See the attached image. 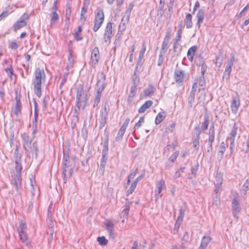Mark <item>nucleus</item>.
<instances>
[{
  "label": "nucleus",
  "mask_w": 249,
  "mask_h": 249,
  "mask_svg": "<svg viewBox=\"0 0 249 249\" xmlns=\"http://www.w3.org/2000/svg\"><path fill=\"white\" fill-rule=\"evenodd\" d=\"M45 80V73L43 69L37 68L35 72V78L33 80L34 92L36 96L40 98L41 96V83Z\"/></svg>",
  "instance_id": "obj_1"
},
{
  "label": "nucleus",
  "mask_w": 249,
  "mask_h": 249,
  "mask_svg": "<svg viewBox=\"0 0 249 249\" xmlns=\"http://www.w3.org/2000/svg\"><path fill=\"white\" fill-rule=\"evenodd\" d=\"M106 76L103 72L99 73L97 76V94L95 102L98 103L100 102L101 93L105 88Z\"/></svg>",
  "instance_id": "obj_2"
},
{
  "label": "nucleus",
  "mask_w": 249,
  "mask_h": 249,
  "mask_svg": "<svg viewBox=\"0 0 249 249\" xmlns=\"http://www.w3.org/2000/svg\"><path fill=\"white\" fill-rule=\"evenodd\" d=\"M87 100V95L84 92L83 87L82 85H79L77 90L76 95V105L79 109L83 105L85 106Z\"/></svg>",
  "instance_id": "obj_3"
},
{
  "label": "nucleus",
  "mask_w": 249,
  "mask_h": 249,
  "mask_svg": "<svg viewBox=\"0 0 249 249\" xmlns=\"http://www.w3.org/2000/svg\"><path fill=\"white\" fill-rule=\"evenodd\" d=\"M22 169V167H20L19 170H18L17 168H15L16 174H14L12 175V177L13 178L12 183L14 185L15 189L17 191L18 190L19 187L20 186L21 183V171Z\"/></svg>",
  "instance_id": "obj_4"
},
{
  "label": "nucleus",
  "mask_w": 249,
  "mask_h": 249,
  "mask_svg": "<svg viewBox=\"0 0 249 249\" xmlns=\"http://www.w3.org/2000/svg\"><path fill=\"white\" fill-rule=\"evenodd\" d=\"M104 13L102 9H99L96 15L95 23H94V32L101 27L104 20Z\"/></svg>",
  "instance_id": "obj_5"
},
{
  "label": "nucleus",
  "mask_w": 249,
  "mask_h": 249,
  "mask_svg": "<svg viewBox=\"0 0 249 249\" xmlns=\"http://www.w3.org/2000/svg\"><path fill=\"white\" fill-rule=\"evenodd\" d=\"M28 17L27 15L24 14L20 19L17 21L14 25L15 31H17L18 29L26 25V20H28Z\"/></svg>",
  "instance_id": "obj_6"
},
{
  "label": "nucleus",
  "mask_w": 249,
  "mask_h": 249,
  "mask_svg": "<svg viewBox=\"0 0 249 249\" xmlns=\"http://www.w3.org/2000/svg\"><path fill=\"white\" fill-rule=\"evenodd\" d=\"M21 156L18 151V146L17 145L14 151V158L15 161V168H17L18 170H19L20 167H22L21 164Z\"/></svg>",
  "instance_id": "obj_7"
},
{
  "label": "nucleus",
  "mask_w": 249,
  "mask_h": 249,
  "mask_svg": "<svg viewBox=\"0 0 249 249\" xmlns=\"http://www.w3.org/2000/svg\"><path fill=\"white\" fill-rule=\"evenodd\" d=\"M186 206L185 205L180 207L179 210V215L178 216L177 219L176 220L175 227L179 228L180 224L182 222Z\"/></svg>",
  "instance_id": "obj_8"
},
{
  "label": "nucleus",
  "mask_w": 249,
  "mask_h": 249,
  "mask_svg": "<svg viewBox=\"0 0 249 249\" xmlns=\"http://www.w3.org/2000/svg\"><path fill=\"white\" fill-rule=\"evenodd\" d=\"M112 23L111 22H108L107 25L105 33L104 34V39L105 42H107L110 41L112 35Z\"/></svg>",
  "instance_id": "obj_9"
},
{
  "label": "nucleus",
  "mask_w": 249,
  "mask_h": 249,
  "mask_svg": "<svg viewBox=\"0 0 249 249\" xmlns=\"http://www.w3.org/2000/svg\"><path fill=\"white\" fill-rule=\"evenodd\" d=\"M197 88V82H194L192 86V91L190 93V95L188 97V104L190 107L193 106V103L195 100L196 92V91Z\"/></svg>",
  "instance_id": "obj_10"
},
{
  "label": "nucleus",
  "mask_w": 249,
  "mask_h": 249,
  "mask_svg": "<svg viewBox=\"0 0 249 249\" xmlns=\"http://www.w3.org/2000/svg\"><path fill=\"white\" fill-rule=\"evenodd\" d=\"M165 186V182L163 179L160 180L156 184V187L157 188V191H155V197L156 199H158L159 196H161L162 195H160L162 190L164 187Z\"/></svg>",
  "instance_id": "obj_11"
},
{
  "label": "nucleus",
  "mask_w": 249,
  "mask_h": 249,
  "mask_svg": "<svg viewBox=\"0 0 249 249\" xmlns=\"http://www.w3.org/2000/svg\"><path fill=\"white\" fill-rule=\"evenodd\" d=\"M239 106L240 101L238 96L237 95L235 97H232L231 106L232 112L234 113H236L238 110Z\"/></svg>",
  "instance_id": "obj_12"
},
{
  "label": "nucleus",
  "mask_w": 249,
  "mask_h": 249,
  "mask_svg": "<svg viewBox=\"0 0 249 249\" xmlns=\"http://www.w3.org/2000/svg\"><path fill=\"white\" fill-rule=\"evenodd\" d=\"M19 97L20 96L16 95L15 98L16 103L13 109L14 113L17 117H18L19 114L21 113V104L20 101Z\"/></svg>",
  "instance_id": "obj_13"
},
{
  "label": "nucleus",
  "mask_w": 249,
  "mask_h": 249,
  "mask_svg": "<svg viewBox=\"0 0 249 249\" xmlns=\"http://www.w3.org/2000/svg\"><path fill=\"white\" fill-rule=\"evenodd\" d=\"M184 73L183 71L176 70L174 73V79L176 83L180 84L182 83L184 80Z\"/></svg>",
  "instance_id": "obj_14"
},
{
  "label": "nucleus",
  "mask_w": 249,
  "mask_h": 249,
  "mask_svg": "<svg viewBox=\"0 0 249 249\" xmlns=\"http://www.w3.org/2000/svg\"><path fill=\"white\" fill-rule=\"evenodd\" d=\"M22 139L23 142V146L25 150L27 151V147H31L33 139L26 133H24L22 135Z\"/></svg>",
  "instance_id": "obj_15"
},
{
  "label": "nucleus",
  "mask_w": 249,
  "mask_h": 249,
  "mask_svg": "<svg viewBox=\"0 0 249 249\" xmlns=\"http://www.w3.org/2000/svg\"><path fill=\"white\" fill-rule=\"evenodd\" d=\"M212 238L211 237L208 236H204L201 240L200 246L198 249H205L208 244L211 242Z\"/></svg>",
  "instance_id": "obj_16"
},
{
  "label": "nucleus",
  "mask_w": 249,
  "mask_h": 249,
  "mask_svg": "<svg viewBox=\"0 0 249 249\" xmlns=\"http://www.w3.org/2000/svg\"><path fill=\"white\" fill-rule=\"evenodd\" d=\"M155 91L156 88L151 85H149L148 87L144 90L143 94L144 96H151Z\"/></svg>",
  "instance_id": "obj_17"
},
{
  "label": "nucleus",
  "mask_w": 249,
  "mask_h": 249,
  "mask_svg": "<svg viewBox=\"0 0 249 249\" xmlns=\"http://www.w3.org/2000/svg\"><path fill=\"white\" fill-rule=\"evenodd\" d=\"M18 234L21 241L23 244H25L26 246L30 247L31 246L30 242L28 239V236L26 232L19 233Z\"/></svg>",
  "instance_id": "obj_18"
},
{
  "label": "nucleus",
  "mask_w": 249,
  "mask_h": 249,
  "mask_svg": "<svg viewBox=\"0 0 249 249\" xmlns=\"http://www.w3.org/2000/svg\"><path fill=\"white\" fill-rule=\"evenodd\" d=\"M196 17L197 18V21L196 23V26L199 28L200 24L201 23L204 18V10L203 9H200L196 14Z\"/></svg>",
  "instance_id": "obj_19"
},
{
  "label": "nucleus",
  "mask_w": 249,
  "mask_h": 249,
  "mask_svg": "<svg viewBox=\"0 0 249 249\" xmlns=\"http://www.w3.org/2000/svg\"><path fill=\"white\" fill-rule=\"evenodd\" d=\"M153 104V102L151 100L147 101L145 102L141 107L139 109L138 112L139 113H142L144 112L147 109L149 108Z\"/></svg>",
  "instance_id": "obj_20"
},
{
  "label": "nucleus",
  "mask_w": 249,
  "mask_h": 249,
  "mask_svg": "<svg viewBox=\"0 0 249 249\" xmlns=\"http://www.w3.org/2000/svg\"><path fill=\"white\" fill-rule=\"evenodd\" d=\"M197 50V47L196 46H193L191 47L187 52V56L188 57V59L192 62L193 60L194 57L195 55L196 52Z\"/></svg>",
  "instance_id": "obj_21"
},
{
  "label": "nucleus",
  "mask_w": 249,
  "mask_h": 249,
  "mask_svg": "<svg viewBox=\"0 0 249 249\" xmlns=\"http://www.w3.org/2000/svg\"><path fill=\"white\" fill-rule=\"evenodd\" d=\"M178 42L175 41L173 44V51L177 55H179L182 51V47Z\"/></svg>",
  "instance_id": "obj_22"
},
{
  "label": "nucleus",
  "mask_w": 249,
  "mask_h": 249,
  "mask_svg": "<svg viewBox=\"0 0 249 249\" xmlns=\"http://www.w3.org/2000/svg\"><path fill=\"white\" fill-rule=\"evenodd\" d=\"M209 116L207 113L204 115V120L202 123L201 129L202 131H205L207 129L209 125Z\"/></svg>",
  "instance_id": "obj_23"
},
{
  "label": "nucleus",
  "mask_w": 249,
  "mask_h": 249,
  "mask_svg": "<svg viewBox=\"0 0 249 249\" xmlns=\"http://www.w3.org/2000/svg\"><path fill=\"white\" fill-rule=\"evenodd\" d=\"M232 209L233 210V215L235 217L237 213V212H238L239 211V203H238V200L236 199H235V198L233 199L232 201Z\"/></svg>",
  "instance_id": "obj_24"
},
{
  "label": "nucleus",
  "mask_w": 249,
  "mask_h": 249,
  "mask_svg": "<svg viewBox=\"0 0 249 249\" xmlns=\"http://www.w3.org/2000/svg\"><path fill=\"white\" fill-rule=\"evenodd\" d=\"M73 61L72 53L70 52L68 56V62L66 68L68 71H69L73 68Z\"/></svg>",
  "instance_id": "obj_25"
},
{
  "label": "nucleus",
  "mask_w": 249,
  "mask_h": 249,
  "mask_svg": "<svg viewBox=\"0 0 249 249\" xmlns=\"http://www.w3.org/2000/svg\"><path fill=\"white\" fill-rule=\"evenodd\" d=\"M165 117V115L164 112H160L157 115L155 123L156 124H160L164 119Z\"/></svg>",
  "instance_id": "obj_26"
},
{
  "label": "nucleus",
  "mask_w": 249,
  "mask_h": 249,
  "mask_svg": "<svg viewBox=\"0 0 249 249\" xmlns=\"http://www.w3.org/2000/svg\"><path fill=\"white\" fill-rule=\"evenodd\" d=\"M192 16L191 14H187L186 16V25L188 29L191 28L193 26V22L192 20Z\"/></svg>",
  "instance_id": "obj_27"
},
{
  "label": "nucleus",
  "mask_w": 249,
  "mask_h": 249,
  "mask_svg": "<svg viewBox=\"0 0 249 249\" xmlns=\"http://www.w3.org/2000/svg\"><path fill=\"white\" fill-rule=\"evenodd\" d=\"M198 93L200 95L197 99L198 103H200L201 102H203L205 99V92L204 88H200L198 90Z\"/></svg>",
  "instance_id": "obj_28"
},
{
  "label": "nucleus",
  "mask_w": 249,
  "mask_h": 249,
  "mask_svg": "<svg viewBox=\"0 0 249 249\" xmlns=\"http://www.w3.org/2000/svg\"><path fill=\"white\" fill-rule=\"evenodd\" d=\"M195 82H197V85L198 84L202 88L205 89L206 81L204 76H200L198 79H195Z\"/></svg>",
  "instance_id": "obj_29"
},
{
  "label": "nucleus",
  "mask_w": 249,
  "mask_h": 249,
  "mask_svg": "<svg viewBox=\"0 0 249 249\" xmlns=\"http://www.w3.org/2000/svg\"><path fill=\"white\" fill-rule=\"evenodd\" d=\"M189 241V235L187 231H185L181 240V244L182 246L186 245Z\"/></svg>",
  "instance_id": "obj_30"
},
{
  "label": "nucleus",
  "mask_w": 249,
  "mask_h": 249,
  "mask_svg": "<svg viewBox=\"0 0 249 249\" xmlns=\"http://www.w3.org/2000/svg\"><path fill=\"white\" fill-rule=\"evenodd\" d=\"M237 127L236 126L235 124H234L233 126L232 129L231 130V132L230 134V137L228 138L229 140V139H232L233 140H235V138L237 134Z\"/></svg>",
  "instance_id": "obj_31"
},
{
  "label": "nucleus",
  "mask_w": 249,
  "mask_h": 249,
  "mask_svg": "<svg viewBox=\"0 0 249 249\" xmlns=\"http://www.w3.org/2000/svg\"><path fill=\"white\" fill-rule=\"evenodd\" d=\"M169 41L163 40L162 43L160 53L165 54L167 51L168 48V43Z\"/></svg>",
  "instance_id": "obj_32"
},
{
  "label": "nucleus",
  "mask_w": 249,
  "mask_h": 249,
  "mask_svg": "<svg viewBox=\"0 0 249 249\" xmlns=\"http://www.w3.org/2000/svg\"><path fill=\"white\" fill-rule=\"evenodd\" d=\"M234 60V57L233 55H231L230 58L228 60L227 64L225 69L230 70L231 71V67L233 65V61Z\"/></svg>",
  "instance_id": "obj_33"
},
{
  "label": "nucleus",
  "mask_w": 249,
  "mask_h": 249,
  "mask_svg": "<svg viewBox=\"0 0 249 249\" xmlns=\"http://www.w3.org/2000/svg\"><path fill=\"white\" fill-rule=\"evenodd\" d=\"M125 130L126 129L123 128L122 127L120 128V130L118 132V134L115 138V140L116 141H120L122 139L123 135H124V132L125 131Z\"/></svg>",
  "instance_id": "obj_34"
},
{
  "label": "nucleus",
  "mask_w": 249,
  "mask_h": 249,
  "mask_svg": "<svg viewBox=\"0 0 249 249\" xmlns=\"http://www.w3.org/2000/svg\"><path fill=\"white\" fill-rule=\"evenodd\" d=\"M223 59V53L221 52H220L218 55L217 56L216 61H215V64L218 67H220L222 64Z\"/></svg>",
  "instance_id": "obj_35"
},
{
  "label": "nucleus",
  "mask_w": 249,
  "mask_h": 249,
  "mask_svg": "<svg viewBox=\"0 0 249 249\" xmlns=\"http://www.w3.org/2000/svg\"><path fill=\"white\" fill-rule=\"evenodd\" d=\"M222 183V179L221 178H219V182H216L215 184V188L214 190V192H215L216 195L219 196L220 189L221 187Z\"/></svg>",
  "instance_id": "obj_36"
},
{
  "label": "nucleus",
  "mask_w": 249,
  "mask_h": 249,
  "mask_svg": "<svg viewBox=\"0 0 249 249\" xmlns=\"http://www.w3.org/2000/svg\"><path fill=\"white\" fill-rule=\"evenodd\" d=\"M105 226L108 233L114 231V224L112 222L107 221L105 223Z\"/></svg>",
  "instance_id": "obj_37"
},
{
  "label": "nucleus",
  "mask_w": 249,
  "mask_h": 249,
  "mask_svg": "<svg viewBox=\"0 0 249 249\" xmlns=\"http://www.w3.org/2000/svg\"><path fill=\"white\" fill-rule=\"evenodd\" d=\"M97 240L101 246H106L108 243V240L106 239L105 236L98 237Z\"/></svg>",
  "instance_id": "obj_38"
},
{
  "label": "nucleus",
  "mask_w": 249,
  "mask_h": 249,
  "mask_svg": "<svg viewBox=\"0 0 249 249\" xmlns=\"http://www.w3.org/2000/svg\"><path fill=\"white\" fill-rule=\"evenodd\" d=\"M27 229V226L26 224L23 222L20 223L19 225L18 228V233L25 232Z\"/></svg>",
  "instance_id": "obj_39"
},
{
  "label": "nucleus",
  "mask_w": 249,
  "mask_h": 249,
  "mask_svg": "<svg viewBox=\"0 0 249 249\" xmlns=\"http://www.w3.org/2000/svg\"><path fill=\"white\" fill-rule=\"evenodd\" d=\"M50 16L51 24L53 23L54 22L59 19L58 15L55 11H52V13L50 14Z\"/></svg>",
  "instance_id": "obj_40"
},
{
  "label": "nucleus",
  "mask_w": 249,
  "mask_h": 249,
  "mask_svg": "<svg viewBox=\"0 0 249 249\" xmlns=\"http://www.w3.org/2000/svg\"><path fill=\"white\" fill-rule=\"evenodd\" d=\"M31 149V151H33L35 152V156L36 159L37 157V152H38V147L37 145V142L36 141L34 142L33 143L32 147H29Z\"/></svg>",
  "instance_id": "obj_41"
},
{
  "label": "nucleus",
  "mask_w": 249,
  "mask_h": 249,
  "mask_svg": "<svg viewBox=\"0 0 249 249\" xmlns=\"http://www.w3.org/2000/svg\"><path fill=\"white\" fill-rule=\"evenodd\" d=\"M163 7L164 5H159V6L157 10V16L159 17V18H160L164 14Z\"/></svg>",
  "instance_id": "obj_42"
},
{
  "label": "nucleus",
  "mask_w": 249,
  "mask_h": 249,
  "mask_svg": "<svg viewBox=\"0 0 249 249\" xmlns=\"http://www.w3.org/2000/svg\"><path fill=\"white\" fill-rule=\"evenodd\" d=\"M132 80L133 81L134 83L133 85L131 87L130 92L129 95H131L135 96L137 89V87L136 84H135L134 79H133Z\"/></svg>",
  "instance_id": "obj_43"
},
{
  "label": "nucleus",
  "mask_w": 249,
  "mask_h": 249,
  "mask_svg": "<svg viewBox=\"0 0 249 249\" xmlns=\"http://www.w3.org/2000/svg\"><path fill=\"white\" fill-rule=\"evenodd\" d=\"M144 53H143L140 52L139 59H138V61L137 62V65L136 66V69H135V72H136V70L138 69L139 66H140L141 67V61H142V59H143V58L144 57ZM133 76H135V72H134Z\"/></svg>",
  "instance_id": "obj_44"
},
{
  "label": "nucleus",
  "mask_w": 249,
  "mask_h": 249,
  "mask_svg": "<svg viewBox=\"0 0 249 249\" xmlns=\"http://www.w3.org/2000/svg\"><path fill=\"white\" fill-rule=\"evenodd\" d=\"M185 169V167L183 166L182 167H181L179 170L176 171L174 175V178H179L181 176V173L184 172Z\"/></svg>",
  "instance_id": "obj_45"
},
{
  "label": "nucleus",
  "mask_w": 249,
  "mask_h": 249,
  "mask_svg": "<svg viewBox=\"0 0 249 249\" xmlns=\"http://www.w3.org/2000/svg\"><path fill=\"white\" fill-rule=\"evenodd\" d=\"M215 138L214 130H209L208 142H213Z\"/></svg>",
  "instance_id": "obj_46"
},
{
  "label": "nucleus",
  "mask_w": 249,
  "mask_h": 249,
  "mask_svg": "<svg viewBox=\"0 0 249 249\" xmlns=\"http://www.w3.org/2000/svg\"><path fill=\"white\" fill-rule=\"evenodd\" d=\"M199 138L194 137L193 138V143L194 148L197 150L199 149Z\"/></svg>",
  "instance_id": "obj_47"
},
{
  "label": "nucleus",
  "mask_w": 249,
  "mask_h": 249,
  "mask_svg": "<svg viewBox=\"0 0 249 249\" xmlns=\"http://www.w3.org/2000/svg\"><path fill=\"white\" fill-rule=\"evenodd\" d=\"M89 3V1L88 0H85L84 1V6L82 7L81 9V14H85L87 11L88 9V5Z\"/></svg>",
  "instance_id": "obj_48"
},
{
  "label": "nucleus",
  "mask_w": 249,
  "mask_h": 249,
  "mask_svg": "<svg viewBox=\"0 0 249 249\" xmlns=\"http://www.w3.org/2000/svg\"><path fill=\"white\" fill-rule=\"evenodd\" d=\"M230 142V149L231 154L233 153L235 149V140L232 139H229Z\"/></svg>",
  "instance_id": "obj_49"
},
{
  "label": "nucleus",
  "mask_w": 249,
  "mask_h": 249,
  "mask_svg": "<svg viewBox=\"0 0 249 249\" xmlns=\"http://www.w3.org/2000/svg\"><path fill=\"white\" fill-rule=\"evenodd\" d=\"M220 204V198L219 195H215L213 198V205H215L216 207H218Z\"/></svg>",
  "instance_id": "obj_50"
},
{
  "label": "nucleus",
  "mask_w": 249,
  "mask_h": 249,
  "mask_svg": "<svg viewBox=\"0 0 249 249\" xmlns=\"http://www.w3.org/2000/svg\"><path fill=\"white\" fill-rule=\"evenodd\" d=\"M82 31L81 27L80 26H78V30L75 32L74 37L76 40L79 41L82 39V37L80 36L79 34L81 33Z\"/></svg>",
  "instance_id": "obj_51"
},
{
  "label": "nucleus",
  "mask_w": 249,
  "mask_h": 249,
  "mask_svg": "<svg viewBox=\"0 0 249 249\" xmlns=\"http://www.w3.org/2000/svg\"><path fill=\"white\" fill-rule=\"evenodd\" d=\"M231 71L230 70L225 69L224 72L223 78L225 79L226 80H228L230 77Z\"/></svg>",
  "instance_id": "obj_52"
},
{
  "label": "nucleus",
  "mask_w": 249,
  "mask_h": 249,
  "mask_svg": "<svg viewBox=\"0 0 249 249\" xmlns=\"http://www.w3.org/2000/svg\"><path fill=\"white\" fill-rule=\"evenodd\" d=\"M225 151V144L224 142H222L220 143V150L219 151V153L221 154V157L222 158L223 156V154Z\"/></svg>",
  "instance_id": "obj_53"
},
{
  "label": "nucleus",
  "mask_w": 249,
  "mask_h": 249,
  "mask_svg": "<svg viewBox=\"0 0 249 249\" xmlns=\"http://www.w3.org/2000/svg\"><path fill=\"white\" fill-rule=\"evenodd\" d=\"M178 155V152H174L168 159L169 160L174 163Z\"/></svg>",
  "instance_id": "obj_54"
},
{
  "label": "nucleus",
  "mask_w": 249,
  "mask_h": 249,
  "mask_svg": "<svg viewBox=\"0 0 249 249\" xmlns=\"http://www.w3.org/2000/svg\"><path fill=\"white\" fill-rule=\"evenodd\" d=\"M137 184H136L135 182H134L133 181V182L131 183V185L130 187H129V189L127 190V193L128 194H132L133 192V191H134V190L135 189V188L137 186Z\"/></svg>",
  "instance_id": "obj_55"
},
{
  "label": "nucleus",
  "mask_w": 249,
  "mask_h": 249,
  "mask_svg": "<svg viewBox=\"0 0 249 249\" xmlns=\"http://www.w3.org/2000/svg\"><path fill=\"white\" fill-rule=\"evenodd\" d=\"M201 129L199 127V126H197L195 127V132L194 137L199 138V136L201 133Z\"/></svg>",
  "instance_id": "obj_56"
},
{
  "label": "nucleus",
  "mask_w": 249,
  "mask_h": 249,
  "mask_svg": "<svg viewBox=\"0 0 249 249\" xmlns=\"http://www.w3.org/2000/svg\"><path fill=\"white\" fill-rule=\"evenodd\" d=\"M94 57L96 63H98L100 58V54L98 48L96 47L94 48Z\"/></svg>",
  "instance_id": "obj_57"
},
{
  "label": "nucleus",
  "mask_w": 249,
  "mask_h": 249,
  "mask_svg": "<svg viewBox=\"0 0 249 249\" xmlns=\"http://www.w3.org/2000/svg\"><path fill=\"white\" fill-rule=\"evenodd\" d=\"M5 71L10 77H11L12 75L14 74L13 69L11 65H10L9 67L6 69Z\"/></svg>",
  "instance_id": "obj_58"
},
{
  "label": "nucleus",
  "mask_w": 249,
  "mask_h": 249,
  "mask_svg": "<svg viewBox=\"0 0 249 249\" xmlns=\"http://www.w3.org/2000/svg\"><path fill=\"white\" fill-rule=\"evenodd\" d=\"M207 70V66L206 64H205L204 62L202 63L201 65V76H204L205 73L206 71Z\"/></svg>",
  "instance_id": "obj_59"
},
{
  "label": "nucleus",
  "mask_w": 249,
  "mask_h": 249,
  "mask_svg": "<svg viewBox=\"0 0 249 249\" xmlns=\"http://www.w3.org/2000/svg\"><path fill=\"white\" fill-rule=\"evenodd\" d=\"M181 36L182 31L178 30L176 37L175 38V41L179 42L181 40Z\"/></svg>",
  "instance_id": "obj_60"
},
{
  "label": "nucleus",
  "mask_w": 249,
  "mask_h": 249,
  "mask_svg": "<svg viewBox=\"0 0 249 249\" xmlns=\"http://www.w3.org/2000/svg\"><path fill=\"white\" fill-rule=\"evenodd\" d=\"M131 13V12L130 11L126 10L125 12L124 15V16L123 17V19L125 18V20L127 21H128L129 20V19Z\"/></svg>",
  "instance_id": "obj_61"
},
{
  "label": "nucleus",
  "mask_w": 249,
  "mask_h": 249,
  "mask_svg": "<svg viewBox=\"0 0 249 249\" xmlns=\"http://www.w3.org/2000/svg\"><path fill=\"white\" fill-rule=\"evenodd\" d=\"M171 37V30L170 29H168L166 33V35L164 37V40L165 41H169Z\"/></svg>",
  "instance_id": "obj_62"
},
{
  "label": "nucleus",
  "mask_w": 249,
  "mask_h": 249,
  "mask_svg": "<svg viewBox=\"0 0 249 249\" xmlns=\"http://www.w3.org/2000/svg\"><path fill=\"white\" fill-rule=\"evenodd\" d=\"M163 54H164L163 53H160L158 61V66H160L163 63V61L164 60V58L163 56Z\"/></svg>",
  "instance_id": "obj_63"
},
{
  "label": "nucleus",
  "mask_w": 249,
  "mask_h": 249,
  "mask_svg": "<svg viewBox=\"0 0 249 249\" xmlns=\"http://www.w3.org/2000/svg\"><path fill=\"white\" fill-rule=\"evenodd\" d=\"M243 187L245 188L244 189L245 191L249 189V177L246 179L245 182L243 184Z\"/></svg>",
  "instance_id": "obj_64"
}]
</instances>
